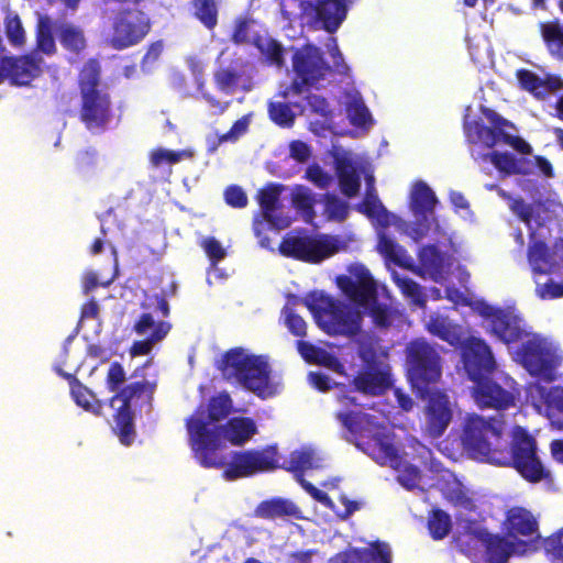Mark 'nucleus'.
Listing matches in <instances>:
<instances>
[{"label":"nucleus","instance_id":"20e7f679","mask_svg":"<svg viewBox=\"0 0 563 563\" xmlns=\"http://www.w3.org/2000/svg\"><path fill=\"white\" fill-rule=\"evenodd\" d=\"M80 103L78 118L91 134L104 133L115 118L112 97L101 86V68L97 59H88L78 76Z\"/></svg>","mask_w":563,"mask_h":563},{"label":"nucleus","instance_id":"b1692460","mask_svg":"<svg viewBox=\"0 0 563 563\" xmlns=\"http://www.w3.org/2000/svg\"><path fill=\"white\" fill-rule=\"evenodd\" d=\"M353 390L366 396H382L391 386L390 375L375 366L360 369L352 379Z\"/></svg>","mask_w":563,"mask_h":563},{"label":"nucleus","instance_id":"c756f323","mask_svg":"<svg viewBox=\"0 0 563 563\" xmlns=\"http://www.w3.org/2000/svg\"><path fill=\"white\" fill-rule=\"evenodd\" d=\"M254 515L266 520L302 518L301 509L290 499L282 497H273L261 501L256 506Z\"/></svg>","mask_w":563,"mask_h":563},{"label":"nucleus","instance_id":"6ab92c4d","mask_svg":"<svg viewBox=\"0 0 563 563\" xmlns=\"http://www.w3.org/2000/svg\"><path fill=\"white\" fill-rule=\"evenodd\" d=\"M422 399H427V431L432 438H440L452 420V409L448 395L441 390H431Z\"/></svg>","mask_w":563,"mask_h":563},{"label":"nucleus","instance_id":"79ce46f5","mask_svg":"<svg viewBox=\"0 0 563 563\" xmlns=\"http://www.w3.org/2000/svg\"><path fill=\"white\" fill-rule=\"evenodd\" d=\"M172 329V324L167 321H156L151 312H143L134 322L132 330L137 335L152 336L158 330H162V340H164Z\"/></svg>","mask_w":563,"mask_h":563},{"label":"nucleus","instance_id":"ddd939ff","mask_svg":"<svg viewBox=\"0 0 563 563\" xmlns=\"http://www.w3.org/2000/svg\"><path fill=\"white\" fill-rule=\"evenodd\" d=\"M152 21L146 12L136 8L120 9L112 21L109 44L122 51L141 43L151 32Z\"/></svg>","mask_w":563,"mask_h":563},{"label":"nucleus","instance_id":"4c0bfd02","mask_svg":"<svg viewBox=\"0 0 563 563\" xmlns=\"http://www.w3.org/2000/svg\"><path fill=\"white\" fill-rule=\"evenodd\" d=\"M232 410V399L229 394L221 393L217 396H213L210 398L208 402V415L206 416V410L200 407L198 408L194 415H191L189 418H192L196 416L197 412H203V418L206 421H208L209 426L211 428H217L218 432L220 433V427L213 424L216 422H219L227 418Z\"/></svg>","mask_w":563,"mask_h":563},{"label":"nucleus","instance_id":"39448f33","mask_svg":"<svg viewBox=\"0 0 563 563\" xmlns=\"http://www.w3.org/2000/svg\"><path fill=\"white\" fill-rule=\"evenodd\" d=\"M222 378L239 384L262 399L274 395L271 367L260 355L247 354L242 347L228 350L218 363Z\"/></svg>","mask_w":563,"mask_h":563},{"label":"nucleus","instance_id":"1a4fd4ad","mask_svg":"<svg viewBox=\"0 0 563 563\" xmlns=\"http://www.w3.org/2000/svg\"><path fill=\"white\" fill-rule=\"evenodd\" d=\"M517 353L521 365L531 376L545 383L556 379V369L562 358L544 338L533 334L522 342Z\"/></svg>","mask_w":563,"mask_h":563},{"label":"nucleus","instance_id":"13d9d810","mask_svg":"<svg viewBox=\"0 0 563 563\" xmlns=\"http://www.w3.org/2000/svg\"><path fill=\"white\" fill-rule=\"evenodd\" d=\"M536 296L541 300H551L563 297V280L556 283L553 279L541 284L536 282Z\"/></svg>","mask_w":563,"mask_h":563},{"label":"nucleus","instance_id":"338daca9","mask_svg":"<svg viewBox=\"0 0 563 563\" xmlns=\"http://www.w3.org/2000/svg\"><path fill=\"white\" fill-rule=\"evenodd\" d=\"M509 207L512 213L516 214L522 222H525L527 225L531 223L534 210L531 205L526 203L523 198H511Z\"/></svg>","mask_w":563,"mask_h":563},{"label":"nucleus","instance_id":"3c124183","mask_svg":"<svg viewBox=\"0 0 563 563\" xmlns=\"http://www.w3.org/2000/svg\"><path fill=\"white\" fill-rule=\"evenodd\" d=\"M296 345L302 358L308 363L327 365L328 361L332 358V356L328 352H325L321 347L313 345L312 343L298 340Z\"/></svg>","mask_w":563,"mask_h":563},{"label":"nucleus","instance_id":"58836bf2","mask_svg":"<svg viewBox=\"0 0 563 563\" xmlns=\"http://www.w3.org/2000/svg\"><path fill=\"white\" fill-rule=\"evenodd\" d=\"M192 16L208 31H213L219 23L218 0H191Z\"/></svg>","mask_w":563,"mask_h":563},{"label":"nucleus","instance_id":"f257e3e1","mask_svg":"<svg viewBox=\"0 0 563 563\" xmlns=\"http://www.w3.org/2000/svg\"><path fill=\"white\" fill-rule=\"evenodd\" d=\"M504 429L505 421L501 419H485L470 413L463 421L460 437L463 449L477 461L514 468L530 484L552 485L553 474L540 457L534 437L516 426L508 441Z\"/></svg>","mask_w":563,"mask_h":563},{"label":"nucleus","instance_id":"9b49d317","mask_svg":"<svg viewBox=\"0 0 563 563\" xmlns=\"http://www.w3.org/2000/svg\"><path fill=\"white\" fill-rule=\"evenodd\" d=\"M292 69L296 78L282 93L284 98H287L289 92L301 95L306 87H311L323 79L330 70V66L323 59L319 47L306 44L294 53Z\"/></svg>","mask_w":563,"mask_h":563},{"label":"nucleus","instance_id":"cd10ccee","mask_svg":"<svg viewBox=\"0 0 563 563\" xmlns=\"http://www.w3.org/2000/svg\"><path fill=\"white\" fill-rule=\"evenodd\" d=\"M340 563H391L387 543L375 541L369 548H352L338 554Z\"/></svg>","mask_w":563,"mask_h":563},{"label":"nucleus","instance_id":"0eeeda50","mask_svg":"<svg viewBox=\"0 0 563 563\" xmlns=\"http://www.w3.org/2000/svg\"><path fill=\"white\" fill-rule=\"evenodd\" d=\"M155 389V382L135 380L123 386L111 397L110 406L114 410L112 430L121 444L129 446L134 442L136 431L132 408L143 405L151 406Z\"/></svg>","mask_w":563,"mask_h":563},{"label":"nucleus","instance_id":"a19ab883","mask_svg":"<svg viewBox=\"0 0 563 563\" xmlns=\"http://www.w3.org/2000/svg\"><path fill=\"white\" fill-rule=\"evenodd\" d=\"M426 328L429 333L450 343L451 345H455L460 342V334L455 325H453L445 317H430Z\"/></svg>","mask_w":563,"mask_h":563},{"label":"nucleus","instance_id":"37998d69","mask_svg":"<svg viewBox=\"0 0 563 563\" xmlns=\"http://www.w3.org/2000/svg\"><path fill=\"white\" fill-rule=\"evenodd\" d=\"M74 401L86 411H90L97 416L102 413L103 405L96 399L95 395L80 382L75 383L70 388Z\"/></svg>","mask_w":563,"mask_h":563},{"label":"nucleus","instance_id":"bf43d9fd","mask_svg":"<svg viewBox=\"0 0 563 563\" xmlns=\"http://www.w3.org/2000/svg\"><path fill=\"white\" fill-rule=\"evenodd\" d=\"M368 314L372 317L373 322L380 328H388L391 323L389 308L377 301V298L369 302Z\"/></svg>","mask_w":563,"mask_h":563},{"label":"nucleus","instance_id":"bb28decb","mask_svg":"<svg viewBox=\"0 0 563 563\" xmlns=\"http://www.w3.org/2000/svg\"><path fill=\"white\" fill-rule=\"evenodd\" d=\"M245 63L242 60H235L233 65L229 67H221L213 74V81L217 89L227 95L233 93L240 84L244 91H249L252 88L251 78L245 77Z\"/></svg>","mask_w":563,"mask_h":563},{"label":"nucleus","instance_id":"49530a36","mask_svg":"<svg viewBox=\"0 0 563 563\" xmlns=\"http://www.w3.org/2000/svg\"><path fill=\"white\" fill-rule=\"evenodd\" d=\"M292 205L294 207L302 213L306 221H312L314 218V198L311 191L302 186H299L292 196Z\"/></svg>","mask_w":563,"mask_h":563},{"label":"nucleus","instance_id":"4be33fe9","mask_svg":"<svg viewBox=\"0 0 563 563\" xmlns=\"http://www.w3.org/2000/svg\"><path fill=\"white\" fill-rule=\"evenodd\" d=\"M483 114L492 126L474 121L467 126V136L474 143L481 142L486 147L493 148L501 141L503 133L505 132L504 128L512 126V124L492 109H484Z\"/></svg>","mask_w":563,"mask_h":563},{"label":"nucleus","instance_id":"5701e85b","mask_svg":"<svg viewBox=\"0 0 563 563\" xmlns=\"http://www.w3.org/2000/svg\"><path fill=\"white\" fill-rule=\"evenodd\" d=\"M283 189V185L269 183L257 191V201L264 219L278 230L290 224L287 217L277 214V210L280 208L279 198Z\"/></svg>","mask_w":563,"mask_h":563},{"label":"nucleus","instance_id":"69168bd1","mask_svg":"<svg viewBox=\"0 0 563 563\" xmlns=\"http://www.w3.org/2000/svg\"><path fill=\"white\" fill-rule=\"evenodd\" d=\"M249 125H250L249 117L244 115V117L240 118L232 124V126L230 128V130L228 132L219 135L217 145L225 143V142L238 141L240 136H242L243 134H245L247 132Z\"/></svg>","mask_w":563,"mask_h":563},{"label":"nucleus","instance_id":"4468645a","mask_svg":"<svg viewBox=\"0 0 563 563\" xmlns=\"http://www.w3.org/2000/svg\"><path fill=\"white\" fill-rule=\"evenodd\" d=\"M45 62L36 53L0 57V84L5 79L15 86H29L43 74Z\"/></svg>","mask_w":563,"mask_h":563},{"label":"nucleus","instance_id":"423d86ee","mask_svg":"<svg viewBox=\"0 0 563 563\" xmlns=\"http://www.w3.org/2000/svg\"><path fill=\"white\" fill-rule=\"evenodd\" d=\"M305 305L329 335L353 336L361 331V312L329 295L311 291Z\"/></svg>","mask_w":563,"mask_h":563},{"label":"nucleus","instance_id":"09e8293b","mask_svg":"<svg viewBox=\"0 0 563 563\" xmlns=\"http://www.w3.org/2000/svg\"><path fill=\"white\" fill-rule=\"evenodd\" d=\"M4 32L11 45L22 47L25 44V31L18 14L9 13L5 16Z\"/></svg>","mask_w":563,"mask_h":563},{"label":"nucleus","instance_id":"5fc2aeb1","mask_svg":"<svg viewBox=\"0 0 563 563\" xmlns=\"http://www.w3.org/2000/svg\"><path fill=\"white\" fill-rule=\"evenodd\" d=\"M183 152L172 151L166 148H155L150 154V164L153 168H158L163 165H175L181 161Z\"/></svg>","mask_w":563,"mask_h":563},{"label":"nucleus","instance_id":"aec40b11","mask_svg":"<svg viewBox=\"0 0 563 563\" xmlns=\"http://www.w3.org/2000/svg\"><path fill=\"white\" fill-rule=\"evenodd\" d=\"M531 400L539 410L542 408L551 424L563 431V387H544L536 384L530 389Z\"/></svg>","mask_w":563,"mask_h":563},{"label":"nucleus","instance_id":"864d4df0","mask_svg":"<svg viewBox=\"0 0 563 563\" xmlns=\"http://www.w3.org/2000/svg\"><path fill=\"white\" fill-rule=\"evenodd\" d=\"M346 112L353 125L365 126L372 122L371 113L361 99H353L349 102Z\"/></svg>","mask_w":563,"mask_h":563},{"label":"nucleus","instance_id":"6e6d98bb","mask_svg":"<svg viewBox=\"0 0 563 563\" xmlns=\"http://www.w3.org/2000/svg\"><path fill=\"white\" fill-rule=\"evenodd\" d=\"M325 211L330 219L336 221H344L349 216L347 202L341 200L335 195H325L324 199Z\"/></svg>","mask_w":563,"mask_h":563},{"label":"nucleus","instance_id":"f3484780","mask_svg":"<svg viewBox=\"0 0 563 563\" xmlns=\"http://www.w3.org/2000/svg\"><path fill=\"white\" fill-rule=\"evenodd\" d=\"M352 275H340L336 285L342 292L358 307L366 308L377 297V286L369 271L358 265L351 271Z\"/></svg>","mask_w":563,"mask_h":563},{"label":"nucleus","instance_id":"a211bd4d","mask_svg":"<svg viewBox=\"0 0 563 563\" xmlns=\"http://www.w3.org/2000/svg\"><path fill=\"white\" fill-rule=\"evenodd\" d=\"M462 361L472 382L492 374L496 368V362L488 344L474 336H470L462 344Z\"/></svg>","mask_w":563,"mask_h":563},{"label":"nucleus","instance_id":"680f3d73","mask_svg":"<svg viewBox=\"0 0 563 563\" xmlns=\"http://www.w3.org/2000/svg\"><path fill=\"white\" fill-rule=\"evenodd\" d=\"M162 330H158L152 336H146L144 340L134 341L130 347V355L132 357L143 356L151 353L153 346L162 341Z\"/></svg>","mask_w":563,"mask_h":563},{"label":"nucleus","instance_id":"774afa93","mask_svg":"<svg viewBox=\"0 0 563 563\" xmlns=\"http://www.w3.org/2000/svg\"><path fill=\"white\" fill-rule=\"evenodd\" d=\"M224 200L232 208H244L249 199L245 191L238 185H231L224 190Z\"/></svg>","mask_w":563,"mask_h":563},{"label":"nucleus","instance_id":"e2e57ef3","mask_svg":"<svg viewBox=\"0 0 563 563\" xmlns=\"http://www.w3.org/2000/svg\"><path fill=\"white\" fill-rule=\"evenodd\" d=\"M397 481L402 487L411 490L418 487L421 481V471L419 467L408 464L399 472Z\"/></svg>","mask_w":563,"mask_h":563},{"label":"nucleus","instance_id":"6e6552de","mask_svg":"<svg viewBox=\"0 0 563 563\" xmlns=\"http://www.w3.org/2000/svg\"><path fill=\"white\" fill-rule=\"evenodd\" d=\"M408 376L417 395L424 397L442 376V357L438 347L424 339L407 345Z\"/></svg>","mask_w":563,"mask_h":563},{"label":"nucleus","instance_id":"2f4dec72","mask_svg":"<svg viewBox=\"0 0 563 563\" xmlns=\"http://www.w3.org/2000/svg\"><path fill=\"white\" fill-rule=\"evenodd\" d=\"M257 433V426L252 418L232 417L220 427L222 435L232 445L241 446Z\"/></svg>","mask_w":563,"mask_h":563},{"label":"nucleus","instance_id":"f03ea898","mask_svg":"<svg viewBox=\"0 0 563 563\" xmlns=\"http://www.w3.org/2000/svg\"><path fill=\"white\" fill-rule=\"evenodd\" d=\"M186 428L189 445L198 463L205 468H223L222 475L227 481L246 478L279 467L276 444L234 451L228 462L225 456L218 452L220 433L205 420L203 412H197L192 418H188Z\"/></svg>","mask_w":563,"mask_h":563},{"label":"nucleus","instance_id":"c9c22d12","mask_svg":"<svg viewBox=\"0 0 563 563\" xmlns=\"http://www.w3.org/2000/svg\"><path fill=\"white\" fill-rule=\"evenodd\" d=\"M53 24L54 23L51 16L46 14L38 16L35 26V48L31 53L52 56L57 52L55 38L53 35Z\"/></svg>","mask_w":563,"mask_h":563},{"label":"nucleus","instance_id":"9d476101","mask_svg":"<svg viewBox=\"0 0 563 563\" xmlns=\"http://www.w3.org/2000/svg\"><path fill=\"white\" fill-rule=\"evenodd\" d=\"M500 528L503 533L516 542L527 544L520 545V548L528 554H533L541 550L544 538H542L540 532L539 517L531 509L523 506L509 507L504 514Z\"/></svg>","mask_w":563,"mask_h":563},{"label":"nucleus","instance_id":"72a5a7b5","mask_svg":"<svg viewBox=\"0 0 563 563\" xmlns=\"http://www.w3.org/2000/svg\"><path fill=\"white\" fill-rule=\"evenodd\" d=\"M56 33L65 51L76 57L84 55L87 48V40L81 27L73 23H64L57 27Z\"/></svg>","mask_w":563,"mask_h":563},{"label":"nucleus","instance_id":"e433bc0d","mask_svg":"<svg viewBox=\"0 0 563 563\" xmlns=\"http://www.w3.org/2000/svg\"><path fill=\"white\" fill-rule=\"evenodd\" d=\"M539 31L549 54L558 60H563V25L560 21L541 22Z\"/></svg>","mask_w":563,"mask_h":563},{"label":"nucleus","instance_id":"f704fd0d","mask_svg":"<svg viewBox=\"0 0 563 563\" xmlns=\"http://www.w3.org/2000/svg\"><path fill=\"white\" fill-rule=\"evenodd\" d=\"M335 172L341 192L347 198L357 196L361 188V178L353 162L347 158L338 159Z\"/></svg>","mask_w":563,"mask_h":563},{"label":"nucleus","instance_id":"7ed1b4c3","mask_svg":"<svg viewBox=\"0 0 563 563\" xmlns=\"http://www.w3.org/2000/svg\"><path fill=\"white\" fill-rule=\"evenodd\" d=\"M338 401L343 406V409L335 412V419L340 421L344 429L358 439L356 446L380 465H389L399 470L402 459L385 432V427L374 416L361 409H351V406L358 407L355 397L341 394L338 396Z\"/></svg>","mask_w":563,"mask_h":563},{"label":"nucleus","instance_id":"ea45409f","mask_svg":"<svg viewBox=\"0 0 563 563\" xmlns=\"http://www.w3.org/2000/svg\"><path fill=\"white\" fill-rule=\"evenodd\" d=\"M393 282L411 305L419 308H423L426 306V295L422 287L417 282L408 276H400L397 273L393 274Z\"/></svg>","mask_w":563,"mask_h":563},{"label":"nucleus","instance_id":"603ef678","mask_svg":"<svg viewBox=\"0 0 563 563\" xmlns=\"http://www.w3.org/2000/svg\"><path fill=\"white\" fill-rule=\"evenodd\" d=\"M255 45L269 64L278 67L284 65V48L279 42L268 38L265 43H262L261 38H257Z\"/></svg>","mask_w":563,"mask_h":563},{"label":"nucleus","instance_id":"8fccbe9b","mask_svg":"<svg viewBox=\"0 0 563 563\" xmlns=\"http://www.w3.org/2000/svg\"><path fill=\"white\" fill-rule=\"evenodd\" d=\"M483 159H489L500 173L506 175L521 173L518 168L517 159L509 153L493 151L490 153L484 154Z\"/></svg>","mask_w":563,"mask_h":563},{"label":"nucleus","instance_id":"412c9836","mask_svg":"<svg viewBox=\"0 0 563 563\" xmlns=\"http://www.w3.org/2000/svg\"><path fill=\"white\" fill-rule=\"evenodd\" d=\"M519 87L539 101H544L550 95L563 90V79L555 74H547L543 78L527 68L516 71Z\"/></svg>","mask_w":563,"mask_h":563},{"label":"nucleus","instance_id":"a878e982","mask_svg":"<svg viewBox=\"0 0 563 563\" xmlns=\"http://www.w3.org/2000/svg\"><path fill=\"white\" fill-rule=\"evenodd\" d=\"M489 331L505 344L518 343L528 335L523 320L511 311L499 312L494 324H489Z\"/></svg>","mask_w":563,"mask_h":563},{"label":"nucleus","instance_id":"7c9ffc66","mask_svg":"<svg viewBox=\"0 0 563 563\" xmlns=\"http://www.w3.org/2000/svg\"><path fill=\"white\" fill-rule=\"evenodd\" d=\"M313 11L323 30L334 33L345 20L347 8L344 0H317Z\"/></svg>","mask_w":563,"mask_h":563},{"label":"nucleus","instance_id":"473e14b6","mask_svg":"<svg viewBox=\"0 0 563 563\" xmlns=\"http://www.w3.org/2000/svg\"><path fill=\"white\" fill-rule=\"evenodd\" d=\"M280 468L294 474L298 483L305 481V472L318 467L316 454L309 448H301L290 452L287 460L279 464Z\"/></svg>","mask_w":563,"mask_h":563},{"label":"nucleus","instance_id":"c85d7f7f","mask_svg":"<svg viewBox=\"0 0 563 563\" xmlns=\"http://www.w3.org/2000/svg\"><path fill=\"white\" fill-rule=\"evenodd\" d=\"M554 253L562 255V252H556L554 249L551 251L548 244L542 240H534L529 244L527 258L534 276L550 275L556 272L559 263L554 258Z\"/></svg>","mask_w":563,"mask_h":563},{"label":"nucleus","instance_id":"393cba45","mask_svg":"<svg viewBox=\"0 0 563 563\" xmlns=\"http://www.w3.org/2000/svg\"><path fill=\"white\" fill-rule=\"evenodd\" d=\"M437 203L438 198L432 189L424 181H418L412 189L410 201L411 210L415 216L426 222L418 224L419 228L416 229L418 238L424 235L430 229L428 221L429 218L433 216Z\"/></svg>","mask_w":563,"mask_h":563},{"label":"nucleus","instance_id":"2eb2a0df","mask_svg":"<svg viewBox=\"0 0 563 563\" xmlns=\"http://www.w3.org/2000/svg\"><path fill=\"white\" fill-rule=\"evenodd\" d=\"M278 249L280 254L286 257L308 263H319L333 255L336 251L330 241L310 236L284 238Z\"/></svg>","mask_w":563,"mask_h":563},{"label":"nucleus","instance_id":"052dcab7","mask_svg":"<svg viewBox=\"0 0 563 563\" xmlns=\"http://www.w3.org/2000/svg\"><path fill=\"white\" fill-rule=\"evenodd\" d=\"M125 380V372L119 362H112L108 368L106 384L110 391L118 393Z\"/></svg>","mask_w":563,"mask_h":563},{"label":"nucleus","instance_id":"4d7b16f0","mask_svg":"<svg viewBox=\"0 0 563 563\" xmlns=\"http://www.w3.org/2000/svg\"><path fill=\"white\" fill-rule=\"evenodd\" d=\"M355 209L367 218H376L380 212L386 211L376 192H371V190H366L364 199L356 205Z\"/></svg>","mask_w":563,"mask_h":563},{"label":"nucleus","instance_id":"de8ad7c7","mask_svg":"<svg viewBox=\"0 0 563 563\" xmlns=\"http://www.w3.org/2000/svg\"><path fill=\"white\" fill-rule=\"evenodd\" d=\"M541 549L551 562L563 563V527L544 538Z\"/></svg>","mask_w":563,"mask_h":563},{"label":"nucleus","instance_id":"c03bdc74","mask_svg":"<svg viewBox=\"0 0 563 563\" xmlns=\"http://www.w3.org/2000/svg\"><path fill=\"white\" fill-rule=\"evenodd\" d=\"M267 113L269 120L280 128L289 129L295 124L296 114L286 102L269 101Z\"/></svg>","mask_w":563,"mask_h":563},{"label":"nucleus","instance_id":"f8f14e48","mask_svg":"<svg viewBox=\"0 0 563 563\" xmlns=\"http://www.w3.org/2000/svg\"><path fill=\"white\" fill-rule=\"evenodd\" d=\"M473 397L482 409L504 411L516 406L520 394L518 384L511 377L504 375L498 377H482L474 382Z\"/></svg>","mask_w":563,"mask_h":563},{"label":"nucleus","instance_id":"a18cd8bd","mask_svg":"<svg viewBox=\"0 0 563 563\" xmlns=\"http://www.w3.org/2000/svg\"><path fill=\"white\" fill-rule=\"evenodd\" d=\"M450 516L442 509H434L428 518V529L434 540L444 539L451 531Z\"/></svg>","mask_w":563,"mask_h":563},{"label":"nucleus","instance_id":"dca6fc26","mask_svg":"<svg viewBox=\"0 0 563 563\" xmlns=\"http://www.w3.org/2000/svg\"><path fill=\"white\" fill-rule=\"evenodd\" d=\"M472 534L484 547L485 563H508L509 559L514 555H529L520 548V545H526L525 543L516 542L503 532L493 533L487 529L481 528L474 530Z\"/></svg>","mask_w":563,"mask_h":563},{"label":"nucleus","instance_id":"0e129e2a","mask_svg":"<svg viewBox=\"0 0 563 563\" xmlns=\"http://www.w3.org/2000/svg\"><path fill=\"white\" fill-rule=\"evenodd\" d=\"M378 250L380 254H383L387 260L394 262L397 265H401V254L404 253V250L394 240L387 236H382L379 240Z\"/></svg>","mask_w":563,"mask_h":563}]
</instances>
